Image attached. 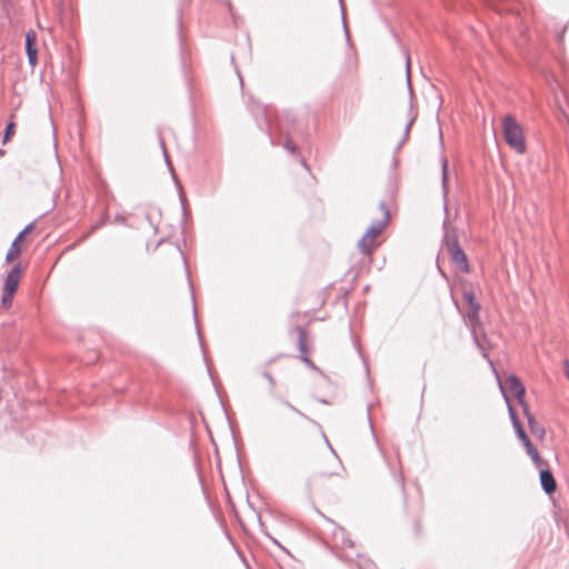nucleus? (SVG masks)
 <instances>
[{
    "mask_svg": "<svg viewBox=\"0 0 569 569\" xmlns=\"http://www.w3.org/2000/svg\"><path fill=\"white\" fill-rule=\"evenodd\" d=\"M381 218L371 222L357 243L358 250L365 256H371L378 247V237L383 232L390 221V212L383 201L380 202Z\"/></svg>",
    "mask_w": 569,
    "mask_h": 569,
    "instance_id": "1",
    "label": "nucleus"
},
{
    "mask_svg": "<svg viewBox=\"0 0 569 569\" xmlns=\"http://www.w3.org/2000/svg\"><path fill=\"white\" fill-rule=\"evenodd\" d=\"M502 131L506 142L517 153L526 151L523 130L512 116L502 119Z\"/></svg>",
    "mask_w": 569,
    "mask_h": 569,
    "instance_id": "2",
    "label": "nucleus"
},
{
    "mask_svg": "<svg viewBox=\"0 0 569 569\" xmlns=\"http://www.w3.org/2000/svg\"><path fill=\"white\" fill-rule=\"evenodd\" d=\"M327 521L333 526V530H332V549L333 550H338L340 549V551H333V553L336 555L337 558L348 562L349 565H351V562L353 561V552L351 551H347V549L349 550H352L355 548V542L349 538L347 531L345 530V528L342 527H339L337 526L336 523H333L332 521H330L329 519H327Z\"/></svg>",
    "mask_w": 569,
    "mask_h": 569,
    "instance_id": "3",
    "label": "nucleus"
},
{
    "mask_svg": "<svg viewBox=\"0 0 569 569\" xmlns=\"http://www.w3.org/2000/svg\"><path fill=\"white\" fill-rule=\"evenodd\" d=\"M443 247L448 251L452 263H455L460 271H470L468 258L463 250L460 248L458 239L455 233H450L448 231L446 232L443 238Z\"/></svg>",
    "mask_w": 569,
    "mask_h": 569,
    "instance_id": "4",
    "label": "nucleus"
},
{
    "mask_svg": "<svg viewBox=\"0 0 569 569\" xmlns=\"http://www.w3.org/2000/svg\"><path fill=\"white\" fill-rule=\"evenodd\" d=\"M500 389L505 396L507 403H509L508 393H511L516 397L519 405L522 407L523 412H527V402L525 401V386L522 382L513 375H510L502 383H500Z\"/></svg>",
    "mask_w": 569,
    "mask_h": 569,
    "instance_id": "5",
    "label": "nucleus"
},
{
    "mask_svg": "<svg viewBox=\"0 0 569 569\" xmlns=\"http://www.w3.org/2000/svg\"><path fill=\"white\" fill-rule=\"evenodd\" d=\"M21 273H22V269H21L20 264L13 266L4 279L3 291H9V293H14L19 286Z\"/></svg>",
    "mask_w": 569,
    "mask_h": 569,
    "instance_id": "6",
    "label": "nucleus"
},
{
    "mask_svg": "<svg viewBox=\"0 0 569 569\" xmlns=\"http://www.w3.org/2000/svg\"><path fill=\"white\" fill-rule=\"evenodd\" d=\"M479 310L480 306H473V308H470L468 313L465 316V321L469 327H471L472 337L478 348L483 349V342L479 340L475 329L476 323L479 322Z\"/></svg>",
    "mask_w": 569,
    "mask_h": 569,
    "instance_id": "7",
    "label": "nucleus"
},
{
    "mask_svg": "<svg viewBox=\"0 0 569 569\" xmlns=\"http://www.w3.org/2000/svg\"><path fill=\"white\" fill-rule=\"evenodd\" d=\"M36 32L29 31L26 36V51L31 67H34L38 62V50L36 47Z\"/></svg>",
    "mask_w": 569,
    "mask_h": 569,
    "instance_id": "8",
    "label": "nucleus"
},
{
    "mask_svg": "<svg viewBox=\"0 0 569 569\" xmlns=\"http://www.w3.org/2000/svg\"><path fill=\"white\" fill-rule=\"evenodd\" d=\"M541 487L547 495L556 491L557 485L552 473L549 470H541L540 472Z\"/></svg>",
    "mask_w": 569,
    "mask_h": 569,
    "instance_id": "9",
    "label": "nucleus"
},
{
    "mask_svg": "<svg viewBox=\"0 0 569 569\" xmlns=\"http://www.w3.org/2000/svg\"><path fill=\"white\" fill-rule=\"evenodd\" d=\"M517 432V436L519 437V439L522 441V443L525 445L526 449H527V453L536 461L538 462L539 460V455H538V451L537 449L533 447V445L531 443L530 439L528 438V436L526 435V432L523 431L522 428H518V430H516Z\"/></svg>",
    "mask_w": 569,
    "mask_h": 569,
    "instance_id": "10",
    "label": "nucleus"
},
{
    "mask_svg": "<svg viewBox=\"0 0 569 569\" xmlns=\"http://www.w3.org/2000/svg\"><path fill=\"white\" fill-rule=\"evenodd\" d=\"M298 342H299V351L302 353V361L310 366V367H313V363L312 361L306 356L307 353V345H306V339H307V332L305 329L302 328H298Z\"/></svg>",
    "mask_w": 569,
    "mask_h": 569,
    "instance_id": "11",
    "label": "nucleus"
},
{
    "mask_svg": "<svg viewBox=\"0 0 569 569\" xmlns=\"http://www.w3.org/2000/svg\"><path fill=\"white\" fill-rule=\"evenodd\" d=\"M356 561V567L358 569H377L376 563L365 556L360 555L359 552H353V563Z\"/></svg>",
    "mask_w": 569,
    "mask_h": 569,
    "instance_id": "12",
    "label": "nucleus"
},
{
    "mask_svg": "<svg viewBox=\"0 0 569 569\" xmlns=\"http://www.w3.org/2000/svg\"><path fill=\"white\" fill-rule=\"evenodd\" d=\"M20 253H21V247H20L19 242H16V240H13V242L11 243V246L6 254V261L7 262L13 261Z\"/></svg>",
    "mask_w": 569,
    "mask_h": 569,
    "instance_id": "13",
    "label": "nucleus"
},
{
    "mask_svg": "<svg viewBox=\"0 0 569 569\" xmlns=\"http://www.w3.org/2000/svg\"><path fill=\"white\" fill-rule=\"evenodd\" d=\"M508 411H509L510 419H511V421H512V425H513L515 430H518V428H522V427H521V425H520L519 419H518V418H517V416H516V411H515V409L510 406V403H508Z\"/></svg>",
    "mask_w": 569,
    "mask_h": 569,
    "instance_id": "14",
    "label": "nucleus"
},
{
    "mask_svg": "<svg viewBox=\"0 0 569 569\" xmlns=\"http://www.w3.org/2000/svg\"><path fill=\"white\" fill-rule=\"evenodd\" d=\"M447 168H448V161L447 159L442 160V188L445 192V197H447Z\"/></svg>",
    "mask_w": 569,
    "mask_h": 569,
    "instance_id": "15",
    "label": "nucleus"
},
{
    "mask_svg": "<svg viewBox=\"0 0 569 569\" xmlns=\"http://www.w3.org/2000/svg\"><path fill=\"white\" fill-rule=\"evenodd\" d=\"M14 127L16 124L13 122L8 123L3 136V143L8 142L10 138L14 134Z\"/></svg>",
    "mask_w": 569,
    "mask_h": 569,
    "instance_id": "16",
    "label": "nucleus"
},
{
    "mask_svg": "<svg viewBox=\"0 0 569 569\" xmlns=\"http://www.w3.org/2000/svg\"><path fill=\"white\" fill-rule=\"evenodd\" d=\"M13 295L14 293H9V291H3V296H2V299H1V303L4 308H8L11 306L12 303V299H13Z\"/></svg>",
    "mask_w": 569,
    "mask_h": 569,
    "instance_id": "17",
    "label": "nucleus"
},
{
    "mask_svg": "<svg viewBox=\"0 0 569 569\" xmlns=\"http://www.w3.org/2000/svg\"><path fill=\"white\" fill-rule=\"evenodd\" d=\"M33 229V223H30L28 224L17 237H16V242H20L24 237L26 234H28L29 232H31V230Z\"/></svg>",
    "mask_w": 569,
    "mask_h": 569,
    "instance_id": "18",
    "label": "nucleus"
},
{
    "mask_svg": "<svg viewBox=\"0 0 569 569\" xmlns=\"http://www.w3.org/2000/svg\"><path fill=\"white\" fill-rule=\"evenodd\" d=\"M465 298H466V300L468 301V303H469V307H470V308H473V306H480V305L476 301L475 296H473V293H472V292H466V293H465Z\"/></svg>",
    "mask_w": 569,
    "mask_h": 569,
    "instance_id": "19",
    "label": "nucleus"
},
{
    "mask_svg": "<svg viewBox=\"0 0 569 569\" xmlns=\"http://www.w3.org/2000/svg\"><path fill=\"white\" fill-rule=\"evenodd\" d=\"M527 417V420H528V425L530 427V430L531 432H535V429H533V425H536V420L533 418V416L529 412V408L527 407V412H523Z\"/></svg>",
    "mask_w": 569,
    "mask_h": 569,
    "instance_id": "20",
    "label": "nucleus"
},
{
    "mask_svg": "<svg viewBox=\"0 0 569 569\" xmlns=\"http://www.w3.org/2000/svg\"><path fill=\"white\" fill-rule=\"evenodd\" d=\"M284 149H287L289 152L295 153L297 150V147L291 140H286L283 143Z\"/></svg>",
    "mask_w": 569,
    "mask_h": 569,
    "instance_id": "21",
    "label": "nucleus"
},
{
    "mask_svg": "<svg viewBox=\"0 0 569 569\" xmlns=\"http://www.w3.org/2000/svg\"><path fill=\"white\" fill-rule=\"evenodd\" d=\"M551 501H552V506L555 509V515L558 517V513L561 510V505H560L561 500L553 499Z\"/></svg>",
    "mask_w": 569,
    "mask_h": 569,
    "instance_id": "22",
    "label": "nucleus"
},
{
    "mask_svg": "<svg viewBox=\"0 0 569 569\" xmlns=\"http://www.w3.org/2000/svg\"><path fill=\"white\" fill-rule=\"evenodd\" d=\"M161 148L163 150V154H164L167 164H168L169 169L172 170V166H171V163L169 161V157H168V153H167V150H166V147H164V142L162 140H161Z\"/></svg>",
    "mask_w": 569,
    "mask_h": 569,
    "instance_id": "23",
    "label": "nucleus"
},
{
    "mask_svg": "<svg viewBox=\"0 0 569 569\" xmlns=\"http://www.w3.org/2000/svg\"><path fill=\"white\" fill-rule=\"evenodd\" d=\"M565 376L569 380V360H565L563 362Z\"/></svg>",
    "mask_w": 569,
    "mask_h": 569,
    "instance_id": "24",
    "label": "nucleus"
},
{
    "mask_svg": "<svg viewBox=\"0 0 569 569\" xmlns=\"http://www.w3.org/2000/svg\"><path fill=\"white\" fill-rule=\"evenodd\" d=\"M479 350L482 352L483 358H486L487 361H489V365H492V361H490V358H488L486 347L483 346V349H479Z\"/></svg>",
    "mask_w": 569,
    "mask_h": 569,
    "instance_id": "25",
    "label": "nucleus"
},
{
    "mask_svg": "<svg viewBox=\"0 0 569 569\" xmlns=\"http://www.w3.org/2000/svg\"><path fill=\"white\" fill-rule=\"evenodd\" d=\"M479 350L482 352L483 358H486L487 361H489V365H492V361H490V358H488L486 347L483 346V349H479Z\"/></svg>",
    "mask_w": 569,
    "mask_h": 569,
    "instance_id": "26",
    "label": "nucleus"
},
{
    "mask_svg": "<svg viewBox=\"0 0 569 569\" xmlns=\"http://www.w3.org/2000/svg\"><path fill=\"white\" fill-rule=\"evenodd\" d=\"M284 405H286L290 410H292V411H295V412H297V413H299V415H301V416H302V413H301V412H300L296 407H293L291 403H289V402H287V401H286V402H284Z\"/></svg>",
    "mask_w": 569,
    "mask_h": 569,
    "instance_id": "27",
    "label": "nucleus"
},
{
    "mask_svg": "<svg viewBox=\"0 0 569 569\" xmlns=\"http://www.w3.org/2000/svg\"><path fill=\"white\" fill-rule=\"evenodd\" d=\"M407 80H408V86L410 87L411 81H410V78H409V57H407Z\"/></svg>",
    "mask_w": 569,
    "mask_h": 569,
    "instance_id": "28",
    "label": "nucleus"
},
{
    "mask_svg": "<svg viewBox=\"0 0 569 569\" xmlns=\"http://www.w3.org/2000/svg\"><path fill=\"white\" fill-rule=\"evenodd\" d=\"M264 377L268 379V381L271 383V385H274V379L272 378V376L268 372L264 373Z\"/></svg>",
    "mask_w": 569,
    "mask_h": 569,
    "instance_id": "29",
    "label": "nucleus"
},
{
    "mask_svg": "<svg viewBox=\"0 0 569 569\" xmlns=\"http://www.w3.org/2000/svg\"><path fill=\"white\" fill-rule=\"evenodd\" d=\"M535 432L533 433H543V430L538 426V423L533 425Z\"/></svg>",
    "mask_w": 569,
    "mask_h": 569,
    "instance_id": "30",
    "label": "nucleus"
},
{
    "mask_svg": "<svg viewBox=\"0 0 569 569\" xmlns=\"http://www.w3.org/2000/svg\"><path fill=\"white\" fill-rule=\"evenodd\" d=\"M415 529H416V532L419 533L420 532V525L418 521L415 522Z\"/></svg>",
    "mask_w": 569,
    "mask_h": 569,
    "instance_id": "31",
    "label": "nucleus"
},
{
    "mask_svg": "<svg viewBox=\"0 0 569 569\" xmlns=\"http://www.w3.org/2000/svg\"><path fill=\"white\" fill-rule=\"evenodd\" d=\"M246 501H247V503H248L250 507H253V503H252V501H251L250 499H247Z\"/></svg>",
    "mask_w": 569,
    "mask_h": 569,
    "instance_id": "32",
    "label": "nucleus"
},
{
    "mask_svg": "<svg viewBox=\"0 0 569 569\" xmlns=\"http://www.w3.org/2000/svg\"><path fill=\"white\" fill-rule=\"evenodd\" d=\"M409 128H410V123H408V124H407V127H406V131H408V130H409Z\"/></svg>",
    "mask_w": 569,
    "mask_h": 569,
    "instance_id": "33",
    "label": "nucleus"
}]
</instances>
